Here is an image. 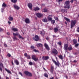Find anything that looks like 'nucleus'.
Returning <instances> with one entry per match:
<instances>
[{"label":"nucleus","mask_w":79,"mask_h":79,"mask_svg":"<svg viewBox=\"0 0 79 79\" xmlns=\"http://www.w3.org/2000/svg\"><path fill=\"white\" fill-rule=\"evenodd\" d=\"M24 73L26 76H30V77H32V74L31 73L28 72V71H25Z\"/></svg>","instance_id":"39448f33"},{"label":"nucleus","mask_w":79,"mask_h":79,"mask_svg":"<svg viewBox=\"0 0 79 79\" xmlns=\"http://www.w3.org/2000/svg\"><path fill=\"white\" fill-rule=\"evenodd\" d=\"M14 62L16 65H19V61L18 60H14Z\"/></svg>","instance_id":"b1692460"},{"label":"nucleus","mask_w":79,"mask_h":79,"mask_svg":"<svg viewBox=\"0 0 79 79\" xmlns=\"http://www.w3.org/2000/svg\"><path fill=\"white\" fill-rule=\"evenodd\" d=\"M40 10V8H39L38 7H35L34 9V11H39V10Z\"/></svg>","instance_id":"bb28decb"},{"label":"nucleus","mask_w":79,"mask_h":79,"mask_svg":"<svg viewBox=\"0 0 79 79\" xmlns=\"http://www.w3.org/2000/svg\"><path fill=\"white\" fill-rule=\"evenodd\" d=\"M75 47H76L77 48L79 47V44L78 43H76V44H75Z\"/></svg>","instance_id":"2f4dec72"},{"label":"nucleus","mask_w":79,"mask_h":79,"mask_svg":"<svg viewBox=\"0 0 79 79\" xmlns=\"http://www.w3.org/2000/svg\"><path fill=\"white\" fill-rule=\"evenodd\" d=\"M29 64L30 65H32V64H33V63L31 62H29Z\"/></svg>","instance_id":"a18cd8bd"},{"label":"nucleus","mask_w":79,"mask_h":79,"mask_svg":"<svg viewBox=\"0 0 79 79\" xmlns=\"http://www.w3.org/2000/svg\"><path fill=\"white\" fill-rule=\"evenodd\" d=\"M36 16L38 18H41V17H42V16H43V14H42L38 13L36 14Z\"/></svg>","instance_id":"1a4fd4ad"},{"label":"nucleus","mask_w":79,"mask_h":79,"mask_svg":"<svg viewBox=\"0 0 79 79\" xmlns=\"http://www.w3.org/2000/svg\"><path fill=\"white\" fill-rule=\"evenodd\" d=\"M74 63H77V61H76V60H75L73 61Z\"/></svg>","instance_id":"bf43d9fd"},{"label":"nucleus","mask_w":79,"mask_h":79,"mask_svg":"<svg viewBox=\"0 0 79 79\" xmlns=\"http://www.w3.org/2000/svg\"><path fill=\"white\" fill-rule=\"evenodd\" d=\"M5 70L6 71H7V72L9 73H10V74L11 73V72H10L9 70H8L6 69H5Z\"/></svg>","instance_id":"c9c22d12"},{"label":"nucleus","mask_w":79,"mask_h":79,"mask_svg":"<svg viewBox=\"0 0 79 79\" xmlns=\"http://www.w3.org/2000/svg\"><path fill=\"white\" fill-rule=\"evenodd\" d=\"M64 0H58V2L59 3L60 2H62V1H63Z\"/></svg>","instance_id":"603ef678"},{"label":"nucleus","mask_w":79,"mask_h":79,"mask_svg":"<svg viewBox=\"0 0 79 79\" xmlns=\"http://www.w3.org/2000/svg\"><path fill=\"white\" fill-rule=\"evenodd\" d=\"M25 22L27 24H29L30 23V20L29 18H26L25 20Z\"/></svg>","instance_id":"9b49d317"},{"label":"nucleus","mask_w":79,"mask_h":79,"mask_svg":"<svg viewBox=\"0 0 79 79\" xmlns=\"http://www.w3.org/2000/svg\"><path fill=\"white\" fill-rule=\"evenodd\" d=\"M35 48V47H34V46H31V49H32L33 50Z\"/></svg>","instance_id":"37998d69"},{"label":"nucleus","mask_w":79,"mask_h":79,"mask_svg":"<svg viewBox=\"0 0 79 79\" xmlns=\"http://www.w3.org/2000/svg\"><path fill=\"white\" fill-rule=\"evenodd\" d=\"M36 46L37 47H43V45L40 43H39L36 45Z\"/></svg>","instance_id":"aec40b11"},{"label":"nucleus","mask_w":79,"mask_h":79,"mask_svg":"<svg viewBox=\"0 0 79 79\" xmlns=\"http://www.w3.org/2000/svg\"><path fill=\"white\" fill-rule=\"evenodd\" d=\"M77 31L79 32V27L77 28Z\"/></svg>","instance_id":"6e6d98bb"},{"label":"nucleus","mask_w":79,"mask_h":79,"mask_svg":"<svg viewBox=\"0 0 79 79\" xmlns=\"http://www.w3.org/2000/svg\"><path fill=\"white\" fill-rule=\"evenodd\" d=\"M5 70L6 71H7V72L9 73H10V74L11 73V72H10L9 70H8L6 69H5Z\"/></svg>","instance_id":"e433bc0d"},{"label":"nucleus","mask_w":79,"mask_h":79,"mask_svg":"<svg viewBox=\"0 0 79 79\" xmlns=\"http://www.w3.org/2000/svg\"><path fill=\"white\" fill-rule=\"evenodd\" d=\"M43 22H45V23H47V19H43Z\"/></svg>","instance_id":"72a5a7b5"},{"label":"nucleus","mask_w":79,"mask_h":79,"mask_svg":"<svg viewBox=\"0 0 79 79\" xmlns=\"http://www.w3.org/2000/svg\"><path fill=\"white\" fill-rule=\"evenodd\" d=\"M2 68H4L3 65V64L1 63H0V71H1V72L3 71L2 70Z\"/></svg>","instance_id":"f8f14e48"},{"label":"nucleus","mask_w":79,"mask_h":79,"mask_svg":"<svg viewBox=\"0 0 79 79\" xmlns=\"http://www.w3.org/2000/svg\"><path fill=\"white\" fill-rule=\"evenodd\" d=\"M8 23H9V24H11V22H10V21H8Z\"/></svg>","instance_id":"680f3d73"},{"label":"nucleus","mask_w":79,"mask_h":79,"mask_svg":"<svg viewBox=\"0 0 79 79\" xmlns=\"http://www.w3.org/2000/svg\"><path fill=\"white\" fill-rule=\"evenodd\" d=\"M12 2L14 3H15L17 2V0H11Z\"/></svg>","instance_id":"7c9ffc66"},{"label":"nucleus","mask_w":79,"mask_h":79,"mask_svg":"<svg viewBox=\"0 0 79 79\" xmlns=\"http://www.w3.org/2000/svg\"><path fill=\"white\" fill-rule=\"evenodd\" d=\"M77 21L76 20H72L71 21V24H70L71 28L72 29L76 24Z\"/></svg>","instance_id":"f257e3e1"},{"label":"nucleus","mask_w":79,"mask_h":79,"mask_svg":"<svg viewBox=\"0 0 79 79\" xmlns=\"http://www.w3.org/2000/svg\"><path fill=\"white\" fill-rule=\"evenodd\" d=\"M65 77L66 79H68V76L66 75L65 76Z\"/></svg>","instance_id":"338daca9"},{"label":"nucleus","mask_w":79,"mask_h":79,"mask_svg":"<svg viewBox=\"0 0 79 79\" xmlns=\"http://www.w3.org/2000/svg\"><path fill=\"white\" fill-rule=\"evenodd\" d=\"M70 2L72 3H73V2H74V1L73 0H70Z\"/></svg>","instance_id":"3c124183"},{"label":"nucleus","mask_w":79,"mask_h":79,"mask_svg":"<svg viewBox=\"0 0 79 79\" xmlns=\"http://www.w3.org/2000/svg\"><path fill=\"white\" fill-rule=\"evenodd\" d=\"M28 6L30 10H32V4L31 3H29L28 4Z\"/></svg>","instance_id":"f3484780"},{"label":"nucleus","mask_w":79,"mask_h":79,"mask_svg":"<svg viewBox=\"0 0 79 79\" xmlns=\"http://www.w3.org/2000/svg\"><path fill=\"white\" fill-rule=\"evenodd\" d=\"M13 39L14 41H15L16 40H17V38L16 36H14V37H13Z\"/></svg>","instance_id":"ea45409f"},{"label":"nucleus","mask_w":79,"mask_h":79,"mask_svg":"<svg viewBox=\"0 0 79 79\" xmlns=\"http://www.w3.org/2000/svg\"><path fill=\"white\" fill-rule=\"evenodd\" d=\"M2 7H5L6 6V4H5V3H3L2 5Z\"/></svg>","instance_id":"f704fd0d"},{"label":"nucleus","mask_w":79,"mask_h":79,"mask_svg":"<svg viewBox=\"0 0 79 79\" xmlns=\"http://www.w3.org/2000/svg\"><path fill=\"white\" fill-rule=\"evenodd\" d=\"M31 58L33 60L35 61H38V58L37 57V56L35 55H32L31 56Z\"/></svg>","instance_id":"423d86ee"},{"label":"nucleus","mask_w":79,"mask_h":79,"mask_svg":"<svg viewBox=\"0 0 79 79\" xmlns=\"http://www.w3.org/2000/svg\"><path fill=\"white\" fill-rule=\"evenodd\" d=\"M27 59H28V60H29L31 59V56H30L29 55H28L26 57Z\"/></svg>","instance_id":"4c0bfd02"},{"label":"nucleus","mask_w":79,"mask_h":79,"mask_svg":"<svg viewBox=\"0 0 79 79\" xmlns=\"http://www.w3.org/2000/svg\"><path fill=\"white\" fill-rule=\"evenodd\" d=\"M55 20H57L58 21V17H56V18H55Z\"/></svg>","instance_id":"5fc2aeb1"},{"label":"nucleus","mask_w":79,"mask_h":79,"mask_svg":"<svg viewBox=\"0 0 79 79\" xmlns=\"http://www.w3.org/2000/svg\"><path fill=\"white\" fill-rule=\"evenodd\" d=\"M7 35H10V33H9V32H7Z\"/></svg>","instance_id":"e2e57ef3"},{"label":"nucleus","mask_w":79,"mask_h":79,"mask_svg":"<svg viewBox=\"0 0 79 79\" xmlns=\"http://www.w3.org/2000/svg\"><path fill=\"white\" fill-rule=\"evenodd\" d=\"M2 31H3V29L2 28H0V32H2Z\"/></svg>","instance_id":"49530a36"},{"label":"nucleus","mask_w":79,"mask_h":79,"mask_svg":"<svg viewBox=\"0 0 79 79\" xmlns=\"http://www.w3.org/2000/svg\"><path fill=\"white\" fill-rule=\"evenodd\" d=\"M54 67L52 65L51 67L50 72L52 73V74H53V73H54Z\"/></svg>","instance_id":"6e6552de"},{"label":"nucleus","mask_w":79,"mask_h":79,"mask_svg":"<svg viewBox=\"0 0 79 79\" xmlns=\"http://www.w3.org/2000/svg\"><path fill=\"white\" fill-rule=\"evenodd\" d=\"M61 11L63 12V13H64V12L67 13V12H68V10L66 9H63L61 10Z\"/></svg>","instance_id":"4be33fe9"},{"label":"nucleus","mask_w":79,"mask_h":79,"mask_svg":"<svg viewBox=\"0 0 79 79\" xmlns=\"http://www.w3.org/2000/svg\"><path fill=\"white\" fill-rule=\"evenodd\" d=\"M52 15H49L48 17V19L49 21L52 20Z\"/></svg>","instance_id":"dca6fc26"},{"label":"nucleus","mask_w":79,"mask_h":79,"mask_svg":"<svg viewBox=\"0 0 79 79\" xmlns=\"http://www.w3.org/2000/svg\"><path fill=\"white\" fill-rule=\"evenodd\" d=\"M73 50V47L70 45L69 47H68L67 48V50H69V51H71V50Z\"/></svg>","instance_id":"6ab92c4d"},{"label":"nucleus","mask_w":79,"mask_h":79,"mask_svg":"<svg viewBox=\"0 0 79 79\" xmlns=\"http://www.w3.org/2000/svg\"><path fill=\"white\" fill-rule=\"evenodd\" d=\"M19 74H20V75H21V76L23 77V74H22V73H21L20 72H19Z\"/></svg>","instance_id":"8fccbe9b"},{"label":"nucleus","mask_w":79,"mask_h":79,"mask_svg":"<svg viewBox=\"0 0 79 79\" xmlns=\"http://www.w3.org/2000/svg\"><path fill=\"white\" fill-rule=\"evenodd\" d=\"M54 32L55 33H56L58 31V28L56 27L54 28Z\"/></svg>","instance_id":"a878e982"},{"label":"nucleus","mask_w":79,"mask_h":79,"mask_svg":"<svg viewBox=\"0 0 79 79\" xmlns=\"http://www.w3.org/2000/svg\"><path fill=\"white\" fill-rule=\"evenodd\" d=\"M51 23L52 24H55V21L54 20H51Z\"/></svg>","instance_id":"473e14b6"},{"label":"nucleus","mask_w":79,"mask_h":79,"mask_svg":"<svg viewBox=\"0 0 79 79\" xmlns=\"http://www.w3.org/2000/svg\"><path fill=\"white\" fill-rule=\"evenodd\" d=\"M33 39H34L35 41H38L39 40V37L37 35H35V38H33Z\"/></svg>","instance_id":"9d476101"},{"label":"nucleus","mask_w":79,"mask_h":79,"mask_svg":"<svg viewBox=\"0 0 79 79\" xmlns=\"http://www.w3.org/2000/svg\"><path fill=\"white\" fill-rule=\"evenodd\" d=\"M65 4L66 6H65L64 7V8H67L68 9H69L70 8V6L69 5V1H67L65 2Z\"/></svg>","instance_id":"f03ea898"},{"label":"nucleus","mask_w":79,"mask_h":79,"mask_svg":"<svg viewBox=\"0 0 79 79\" xmlns=\"http://www.w3.org/2000/svg\"><path fill=\"white\" fill-rule=\"evenodd\" d=\"M2 10V12H3V10H4V9H3V8H2L1 9Z\"/></svg>","instance_id":"13d9d810"},{"label":"nucleus","mask_w":79,"mask_h":79,"mask_svg":"<svg viewBox=\"0 0 79 79\" xmlns=\"http://www.w3.org/2000/svg\"><path fill=\"white\" fill-rule=\"evenodd\" d=\"M64 19L65 20H66L67 22H70V20L69 19H68V18L64 17Z\"/></svg>","instance_id":"c85d7f7f"},{"label":"nucleus","mask_w":79,"mask_h":79,"mask_svg":"<svg viewBox=\"0 0 79 79\" xmlns=\"http://www.w3.org/2000/svg\"><path fill=\"white\" fill-rule=\"evenodd\" d=\"M44 46L45 48L46 49V50H50V47L48 46V45L47 43H44Z\"/></svg>","instance_id":"0eeeda50"},{"label":"nucleus","mask_w":79,"mask_h":79,"mask_svg":"<svg viewBox=\"0 0 79 79\" xmlns=\"http://www.w3.org/2000/svg\"><path fill=\"white\" fill-rule=\"evenodd\" d=\"M44 12H47V9H44Z\"/></svg>","instance_id":"de8ad7c7"},{"label":"nucleus","mask_w":79,"mask_h":79,"mask_svg":"<svg viewBox=\"0 0 79 79\" xmlns=\"http://www.w3.org/2000/svg\"><path fill=\"white\" fill-rule=\"evenodd\" d=\"M14 8H15V9H16V10H19L20 9V7H19L18 6H17V5H16L15 4L14 5Z\"/></svg>","instance_id":"2eb2a0df"},{"label":"nucleus","mask_w":79,"mask_h":79,"mask_svg":"<svg viewBox=\"0 0 79 79\" xmlns=\"http://www.w3.org/2000/svg\"><path fill=\"white\" fill-rule=\"evenodd\" d=\"M6 79H9V78L8 77H6Z\"/></svg>","instance_id":"774afa93"},{"label":"nucleus","mask_w":79,"mask_h":79,"mask_svg":"<svg viewBox=\"0 0 79 79\" xmlns=\"http://www.w3.org/2000/svg\"><path fill=\"white\" fill-rule=\"evenodd\" d=\"M28 55H27V53H25L24 54V56H26V57H27Z\"/></svg>","instance_id":"09e8293b"},{"label":"nucleus","mask_w":79,"mask_h":79,"mask_svg":"<svg viewBox=\"0 0 79 79\" xmlns=\"http://www.w3.org/2000/svg\"><path fill=\"white\" fill-rule=\"evenodd\" d=\"M40 34L42 35H45V31L44 30H42L40 31Z\"/></svg>","instance_id":"5701e85b"},{"label":"nucleus","mask_w":79,"mask_h":79,"mask_svg":"<svg viewBox=\"0 0 79 79\" xmlns=\"http://www.w3.org/2000/svg\"><path fill=\"white\" fill-rule=\"evenodd\" d=\"M59 58L60 59H61V60H63V56L62 55H60L59 56Z\"/></svg>","instance_id":"c756f323"},{"label":"nucleus","mask_w":79,"mask_h":79,"mask_svg":"<svg viewBox=\"0 0 79 79\" xmlns=\"http://www.w3.org/2000/svg\"><path fill=\"white\" fill-rule=\"evenodd\" d=\"M52 54L54 55H57L58 54V51L55 48H53L52 52Z\"/></svg>","instance_id":"20e7f679"},{"label":"nucleus","mask_w":79,"mask_h":79,"mask_svg":"<svg viewBox=\"0 0 79 79\" xmlns=\"http://www.w3.org/2000/svg\"><path fill=\"white\" fill-rule=\"evenodd\" d=\"M44 76L46 77H48V74L47 73H44Z\"/></svg>","instance_id":"58836bf2"},{"label":"nucleus","mask_w":79,"mask_h":79,"mask_svg":"<svg viewBox=\"0 0 79 79\" xmlns=\"http://www.w3.org/2000/svg\"><path fill=\"white\" fill-rule=\"evenodd\" d=\"M46 40H49V38H48V37L46 38Z\"/></svg>","instance_id":"052dcab7"},{"label":"nucleus","mask_w":79,"mask_h":79,"mask_svg":"<svg viewBox=\"0 0 79 79\" xmlns=\"http://www.w3.org/2000/svg\"><path fill=\"white\" fill-rule=\"evenodd\" d=\"M12 31H13L14 32H16V31H18V29L17 28H12Z\"/></svg>","instance_id":"393cba45"},{"label":"nucleus","mask_w":79,"mask_h":79,"mask_svg":"<svg viewBox=\"0 0 79 79\" xmlns=\"http://www.w3.org/2000/svg\"><path fill=\"white\" fill-rule=\"evenodd\" d=\"M55 63L56 64V66H57L58 67H59L60 65V62H59V61H57V62H56V63Z\"/></svg>","instance_id":"cd10ccee"},{"label":"nucleus","mask_w":79,"mask_h":79,"mask_svg":"<svg viewBox=\"0 0 79 79\" xmlns=\"http://www.w3.org/2000/svg\"><path fill=\"white\" fill-rule=\"evenodd\" d=\"M57 44L59 45H61V41L58 42H57Z\"/></svg>","instance_id":"a19ab883"},{"label":"nucleus","mask_w":79,"mask_h":79,"mask_svg":"<svg viewBox=\"0 0 79 79\" xmlns=\"http://www.w3.org/2000/svg\"><path fill=\"white\" fill-rule=\"evenodd\" d=\"M12 65H14V63H13V61H12Z\"/></svg>","instance_id":"0e129e2a"},{"label":"nucleus","mask_w":79,"mask_h":79,"mask_svg":"<svg viewBox=\"0 0 79 79\" xmlns=\"http://www.w3.org/2000/svg\"><path fill=\"white\" fill-rule=\"evenodd\" d=\"M50 79H54V77H52L51 78H50Z\"/></svg>","instance_id":"69168bd1"},{"label":"nucleus","mask_w":79,"mask_h":79,"mask_svg":"<svg viewBox=\"0 0 79 79\" xmlns=\"http://www.w3.org/2000/svg\"><path fill=\"white\" fill-rule=\"evenodd\" d=\"M13 35L14 36V37H15V36H16L17 35H19V39H24V37H23V36H21V35H19V33L18 32H17L16 33H13Z\"/></svg>","instance_id":"7ed1b4c3"},{"label":"nucleus","mask_w":79,"mask_h":79,"mask_svg":"<svg viewBox=\"0 0 79 79\" xmlns=\"http://www.w3.org/2000/svg\"><path fill=\"white\" fill-rule=\"evenodd\" d=\"M68 44H65L64 46V48L65 50H68Z\"/></svg>","instance_id":"4468645a"},{"label":"nucleus","mask_w":79,"mask_h":79,"mask_svg":"<svg viewBox=\"0 0 79 79\" xmlns=\"http://www.w3.org/2000/svg\"><path fill=\"white\" fill-rule=\"evenodd\" d=\"M52 61H53V62H54V63H56V61H55V60H54L53 59H52Z\"/></svg>","instance_id":"864d4df0"},{"label":"nucleus","mask_w":79,"mask_h":79,"mask_svg":"<svg viewBox=\"0 0 79 79\" xmlns=\"http://www.w3.org/2000/svg\"><path fill=\"white\" fill-rule=\"evenodd\" d=\"M77 39H75L73 40V42L74 44H77Z\"/></svg>","instance_id":"412c9836"},{"label":"nucleus","mask_w":79,"mask_h":79,"mask_svg":"<svg viewBox=\"0 0 79 79\" xmlns=\"http://www.w3.org/2000/svg\"><path fill=\"white\" fill-rule=\"evenodd\" d=\"M7 56L9 58H10V57H11V54L10 53H8L7 54Z\"/></svg>","instance_id":"79ce46f5"},{"label":"nucleus","mask_w":79,"mask_h":79,"mask_svg":"<svg viewBox=\"0 0 79 79\" xmlns=\"http://www.w3.org/2000/svg\"><path fill=\"white\" fill-rule=\"evenodd\" d=\"M33 51L35 52H39V51L38 50H36L35 49H34Z\"/></svg>","instance_id":"c03bdc74"},{"label":"nucleus","mask_w":79,"mask_h":79,"mask_svg":"<svg viewBox=\"0 0 79 79\" xmlns=\"http://www.w3.org/2000/svg\"><path fill=\"white\" fill-rule=\"evenodd\" d=\"M4 46L5 47H7V45H6V44H4Z\"/></svg>","instance_id":"4d7b16f0"},{"label":"nucleus","mask_w":79,"mask_h":79,"mask_svg":"<svg viewBox=\"0 0 79 79\" xmlns=\"http://www.w3.org/2000/svg\"><path fill=\"white\" fill-rule=\"evenodd\" d=\"M8 19L10 21H13V17L11 16V15H10Z\"/></svg>","instance_id":"a211bd4d"},{"label":"nucleus","mask_w":79,"mask_h":79,"mask_svg":"<svg viewBox=\"0 0 79 79\" xmlns=\"http://www.w3.org/2000/svg\"><path fill=\"white\" fill-rule=\"evenodd\" d=\"M42 59H43L44 60H48L49 59V56H43L42 57Z\"/></svg>","instance_id":"ddd939ff"}]
</instances>
